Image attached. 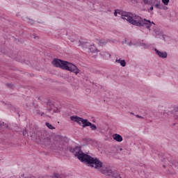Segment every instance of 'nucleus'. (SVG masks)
<instances>
[{"label":"nucleus","instance_id":"6","mask_svg":"<svg viewBox=\"0 0 178 178\" xmlns=\"http://www.w3.org/2000/svg\"><path fill=\"white\" fill-rule=\"evenodd\" d=\"M70 152H72V154H75V156H76L78 159L81 161V162H82L83 159L86 158L84 155H87V154L81 151V145H77V146H75L74 147L70 148Z\"/></svg>","mask_w":178,"mask_h":178},{"label":"nucleus","instance_id":"10","mask_svg":"<svg viewBox=\"0 0 178 178\" xmlns=\"http://www.w3.org/2000/svg\"><path fill=\"white\" fill-rule=\"evenodd\" d=\"M113 139L118 143H122V141H123V137H122V136H120V134H115L113 135Z\"/></svg>","mask_w":178,"mask_h":178},{"label":"nucleus","instance_id":"1","mask_svg":"<svg viewBox=\"0 0 178 178\" xmlns=\"http://www.w3.org/2000/svg\"><path fill=\"white\" fill-rule=\"evenodd\" d=\"M36 140L39 144H43L51 149H58V151H65L67 149V143L63 140L62 136L57 135L55 136L54 141L48 138V134L45 132L38 133Z\"/></svg>","mask_w":178,"mask_h":178},{"label":"nucleus","instance_id":"30","mask_svg":"<svg viewBox=\"0 0 178 178\" xmlns=\"http://www.w3.org/2000/svg\"><path fill=\"white\" fill-rule=\"evenodd\" d=\"M72 42H74V40H71Z\"/></svg>","mask_w":178,"mask_h":178},{"label":"nucleus","instance_id":"29","mask_svg":"<svg viewBox=\"0 0 178 178\" xmlns=\"http://www.w3.org/2000/svg\"><path fill=\"white\" fill-rule=\"evenodd\" d=\"M2 127V124L1 123H0V127Z\"/></svg>","mask_w":178,"mask_h":178},{"label":"nucleus","instance_id":"2","mask_svg":"<svg viewBox=\"0 0 178 178\" xmlns=\"http://www.w3.org/2000/svg\"><path fill=\"white\" fill-rule=\"evenodd\" d=\"M121 17L124 20L128 21L133 26H137V27H144L145 26L146 29H151L152 24H155L154 22H151L150 20L143 19V17L131 13L122 12L121 13Z\"/></svg>","mask_w":178,"mask_h":178},{"label":"nucleus","instance_id":"25","mask_svg":"<svg viewBox=\"0 0 178 178\" xmlns=\"http://www.w3.org/2000/svg\"><path fill=\"white\" fill-rule=\"evenodd\" d=\"M149 10H154V6H151Z\"/></svg>","mask_w":178,"mask_h":178},{"label":"nucleus","instance_id":"23","mask_svg":"<svg viewBox=\"0 0 178 178\" xmlns=\"http://www.w3.org/2000/svg\"><path fill=\"white\" fill-rule=\"evenodd\" d=\"M100 45H105V42L99 41Z\"/></svg>","mask_w":178,"mask_h":178},{"label":"nucleus","instance_id":"22","mask_svg":"<svg viewBox=\"0 0 178 178\" xmlns=\"http://www.w3.org/2000/svg\"><path fill=\"white\" fill-rule=\"evenodd\" d=\"M133 3H138V0H132Z\"/></svg>","mask_w":178,"mask_h":178},{"label":"nucleus","instance_id":"31","mask_svg":"<svg viewBox=\"0 0 178 178\" xmlns=\"http://www.w3.org/2000/svg\"><path fill=\"white\" fill-rule=\"evenodd\" d=\"M7 86L9 87V86H10V85H9V84H7Z\"/></svg>","mask_w":178,"mask_h":178},{"label":"nucleus","instance_id":"20","mask_svg":"<svg viewBox=\"0 0 178 178\" xmlns=\"http://www.w3.org/2000/svg\"><path fill=\"white\" fill-rule=\"evenodd\" d=\"M23 136H29V135H27V131H26V130L23 131Z\"/></svg>","mask_w":178,"mask_h":178},{"label":"nucleus","instance_id":"13","mask_svg":"<svg viewBox=\"0 0 178 178\" xmlns=\"http://www.w3.org/2000/svg\"><path fill=\"white\" fill-rule=\"evenodd\" d=\"M116 63H120L122 67H124L126 66V60H122V59H116L115 60Z\"/></svg>","mask_w":178,"mask_h":178},{"label":"nucleus","instance_id":"11","mask_svg":"<svg viewBox=\"0 0 178 178\" xmlns=\"http://www.w3.org/2000/svg\"><path fill=\"white\" fill-rule=\"evenodd\" d=\"M108 175V176H112L113 178H123L122 177V175L118 172H114L111 170V173L106 174Z\"/></svg>","mask_w":178,"mask_h":178},{"label":"nucleus","instance_id":"7","mask_svg":"<svg viewBox=\"0 0 178 178\" xmlns=\"http://www.w3.org/2000/svg\"><path fill=\"white\" fill-rule=\"evenodd\" d=\"M79 47H80V45L82 46V48H87L88 49V52H91L92 54H94V52H97V51H98V49H97V47H95V46L94 44L92 45H88V42H84V43H81V41L79 40Z\"/></svg>","mask_w":178,"mask_h":178},{"label":"nucleus","instance_id":"16","mask_svg":"<svg viewBox=\"0 0 178 178\" xmlns=\"http://www.w3.org/2000/svg\"><path fill=\"white\" fill-rule=\"evenodd\" d=\"M162 2L165 6H168L169 5L170 0H162Z\"/></svg>","mask_w":178,"mask_h":178},{"label":"nucleus","instance_id":"21","mask_svg":"<svg viewBox=\"0 0 178 178\" xmlns=\"http://www.w3.org/2000/svg\"><path fill=\"white\" fill-rule=\"evenodd\" d=\"M59 109L56 108L54 111V113H59Z\"/></svg>","mask_w":178,"mask_h":178},{"label":"nucleus","instance_id":"27","mask_svg":"<svg viewBox=\"0 0 178 178\" xmlns=\"http://www.w3.org/2000/svg\"><path fill=\"white\" fill-rule=\"evenodd\" d=\"M47 111H49V112H51L52 111L51 108L47 109Z\"/></svg>","mask_w":178,"mask_h":178},{"label":"nucleus","instance_id":"28","mask_svg":"<svg viewBox=\"0 0 178 178\" xmlns=\"http://www.w3.org/2000/svg\"><path fill=\"white\" fill-rule=\"evenodd\" d=\"M137 118H140L141 119H143V117H141L140 115H137Z\"/></svg>","mask_w":178,"mask_h":178},{"label":"nucleus","instance_id":"19","mask_svg":"<svg viewBox=\"0 0 178 178\" xmlns=\"http://www.w3.org/2000/svg\"><path fill=\"white\" fill-rule=\"evenodd\" d=\"M54 104H52V103H51V101H48L47 102V106H52Z\"/></svg>","mask_w":178,"mask_h":178},{"label":"nucleus","instance_id":"18","mask_svg":"<svg viewBox=\"0 0 178 178\" xmlns=\"http://www.w3.org/2000/svg\"><path fill=\"white\" fill-rule=\"evenodd\" d=\"M154 6H155V8H156L157 9H162V8L161 7V3H160V2L156 3Z\"/></svg>","mask_w":178,"mask_h":178},{"label":"nucleus","instance_id":"17","mask_svg":"<svg viewBox=\"0 0 178 178\" xmlns=\"http://www.w3.org/2000/svg\"><path fill=\"white\" fill-rule=\"evenodd\" d=\"M36 113H37V115H40V116H44V115H45L44 113V112L41 113V111L40 110H36Z\"/></svg>","mask_w":178,"mask_h":178},{"label":"nucleus","instance_id":"12","mask_svg":"<svg viewBox=\"0 0 178 178\" xmlns=\"http://www.w3.org/2000/svg\"><path fill=\"white\" fill-rule=\"evenodd\" d=\"M51 178H63L65 177V175L63 174H59L58 172H54L51 176H50Z\"/></svg>","mask_w":178,"mask_h":178},{"label":"nucleus","instance_id":"15","mask_svg":"<svg viewBox=\"0 0 178 178\" xmlns=\"http://www.w3.org/2000/svg\"><path fill=\"white\" fill-rule=\"evenodd\" d=\"M46 126L50 130H54V129H55V127H54V126H52V124H51L49 122H46Z\"/></svg>","mask_w":178,"mask_h":178},{"label":"nucleus","instance_id":"33","mask_svg":"<svg viewBox=\"0 0 178 178\" xmlns=\"http://www.w3.org/2000/svg\"><path fill=\"white\" fill-rule=\"evenodd\" d=\"M163 168H165V165H163Z\"/></svg>","mask_w":178,"mask_h":178},{"label":"nucleus","instance_id":"24","mask_svg":"<svg viewBox=\"0 0 178 178\" xmlns=\"http://www.w3.org/2000/svg\"><path fill=\"white\" fill-rule=\"evenodd\" d=\"M29 23H31V24H33V23H34V21H33V19H29Z\"/></svg>","mask_w":178,"mask_h":178},{"label":"nucleus","instance_id":"14","mask_svg":"<svg viewBox=\"0 0 178 178\" xmlns=\"http://www.w3.org/2000/svg\"><path fill=\"white\" fill-rule=\"evenodd\" d=\"M142 1L145 5H152V1L154 0H142Z\"/></svg>","mask_w":178,"mask_h":178},{"label":"nucleus","instance_id":"8","mask_svg":"<svg viewBox=\"0 0 178 178\" xmlns=\"http://www.w3.org/2000/svg\"><path fill=\"white\" fill-rule=\"evenodd\" d=\"M154 51L159 58H162V59L168 58V53L166 51H160L157 49H155Z\"/></svg>","mask_w":178,"mask_h":178},{"label":"nucleus","instance_id":"3","mask_svg":"<svg viewBox=\"0 0 178 178\" xmlns=\"http://www.w3.org/2000/svg\"><path fill=\"white\" fill-rule=\"evenodd\" d=\"M84 159L82 160V162L88 164V166L90 168H95L98 171L103 173V175H108V173H112V170L104 167V163L99 161L97 158H94L88 154L83 155Z\"/></svg>","mask_w":178,"mask_h":178},{"label":"nucleus","instance_id":"4","mask_svg":"<svg viewBox=\"0 0 178 178\" xmlns=\"http://www.w3.org/2000/svg\"><path fill=\"white\" fill-rule=\"evenodd\" d=\"M51 63L55 67H60V69H63V70H68L71 73H74L76 75L80 73V70H79L77 66L70 62L55 58Z\"/></svg>","mask_w":178,"mask_h":178},{"label":"nucleus","instance_id":"9","mask_svg":"<svg viewBox=\"0 0 178 178\" xmlns=\"http://www.w3.org/2000/svg\"><path fill=\"white\" fill-rule=\"evenodd\" d=\"M168 161L170 162V166H175V168H178V162L176 160H174L172 156H170Z\"/></svg>","mask_w":178,"mask_h":178},{"label":"nucleus","instance_id":"26","mask_svg":"<svg viewBox=\"0 0 178 178\" xmlns=\"http://www.w3.org/2000/svg\"><path fill=\"white\" fill-rule=\"evenodd\" d=\"M114 15H115V16H118V12H116V10H115Z\"/></svg>","mask_w":178,"mask_h":178},{"label":"nucleus","instance_id":"5","mask_svg":"<svg viewBox=\"0 0 178 178\" xmlns=\"http://www.w3.org/2000/svg\"><path fill=\"white\" fill-rule=\"evenodd\" d=\"M70 120L72 122H75V123H77L79 124V126L82 125V127H88L90 126V128L91 130H95L97 129V126L88 121L87 119H84L83 118L79 117L77 115H72L70 117Z\"/></svg>","mask_w":178,"mask_h":178},{"label":"nucleus","instance_id":"32","mask_svg":"<svg viewBox=\"0 0 178 178\" xmlns=\"http://www.w3.org/2000/svg\"><path fill=\"white\" fill-rule=\"evenodd\" d=\"M163 40H165V37H163Z\"/></svg>","mask_w":178,"mask_h":178}]
</instances>
